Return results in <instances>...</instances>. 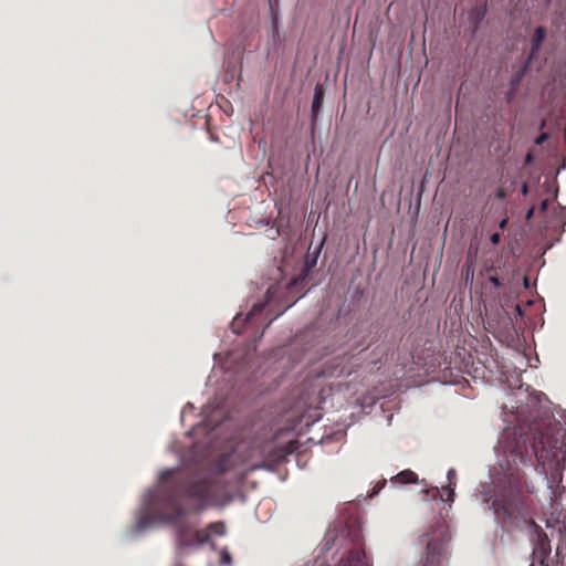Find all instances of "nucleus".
I'll use <instances>...</instances> for the list:
<instances>
[{
    "label": "nucleus",
    "mask_w": 566,
    "mask_h": 566,
    "mask_svg": "<svg viewBox=\"0 0 566 566\" xmlns=\"http://www.w3.org/2000/svg\"><path fill=\"white\" fill-rule=\"evenodd\" d=\"M302 422V419H298L297 421H295V423H293V426L291 427L292 429H294L297 424H300Z\"/></svg>",
    "instance_id": "c85d7f7f"
},
{
    "label": "nucleus",
    "mask_w": 566,
    "mask_h": 566,
    "mask_svg": "<svg viewBox=\"0 0 566 566\" xmlns=\"http://www.w3.org/2000/svg\"><path fill=\"white\" fill-rule=\"evenodd\" d=\"M534 213V207H532L531 209H528L527 213H526V219H531L532 216Z\"/></svg>",
    "instance_id": "bb28decb"
},
{
    "label": "nucleus",
    "mask_w": 566,
    "mask_h": 566,
    "mask_svg": "<svg viewBox=\"0 0 566 566\" xmlns=\"http://www.w3.org/2000/svg\"><path fill=\"white\" fill-rule=\"evenodd\" d=\"M453 496H454V490L452 488H449L448 489V499H447V501L452 502L453 501Z\"/></svg>",
    "instance_id": "5701e85b"
},
{
    "label": "nucleus",
    "mask_w": 566,
    "mask_h": 566,
    "mask_svg": "<svg viewBox=\"0 0 566 566\" xmlns=\"http://www.w3.org/2000/svg\"><path fill=\"white\" fill-rule=\"evenodd\" d=\"M159 481L163 484L160 489L146 495V510L154 512L158 521L175 525L178 548L208 544L209 534L193 528L182 518L191 512L205 510L213 501V479L165 470Z\"/></svg>",
    "instance_id": "f257e3e1"
},
{
    "label": "nucleus",
    "mask_w": 566,
    "mask_h": 566,
    "mask_svg": "<svg viewBox=\"0 0 566 566\" xmlns=\"http://www.w3.org/2000/svg\"><path fill=\"white\" fill-rule=\"evenodd\" d=\"M514 311L516 313V316H522V308L520 304L514 305Z\"/></svg>",
    "instance_id": "393cba45"
},
{
    "label": "nucleus",
    "mask_w": 566,
    "mask_h": 566,
    "mask_svg": "<svg viewBox=\"0 0 566 566\" xmlns=\"http://www.w3.org/2000/svg\"><path fill=\"white\" fill-rule=\"evenodd\" d=\"M546 38V30L544 27H537L534 31V34L531 39V50L528 60H533L539 52L542 44Z\"/></svg>",
    "instance_id": "0eeeda50"
},
{
    "label": "nucleus",
    "mask_w": 566,
    "mask_h": 566,
    "mask_svg": "<svg viewBox=\"0 0 566 566\" xmlns=\"http://www.w3.org/2000/svg\"><path fill=\"white\" fill-rule=\"evenodd\" d=\"M149 524H150V520L148 518V516H143L139 518L137 526H138V528L143 530V528L147 527Z\"/></svg>",
    "instance_id": "4468645a"
},
{
    "label": "nucleus",
    "mask_w": 566,
    "mask_h": 566,
    "mask_svg": "<svg viewBox=\"0 0 566 566\" xmlns=\"http://www.w3.org/2000/svg\"><path fill=\"white\" fill-rule=\"evenodd\" d=\"M503 448L505 452L520 457L521 462L534 455L536 470L554 478L563 470L562 463L566 460V429L546 410L527 427L507 430Z\"/></svg>",
    "instance_id": "f03ea898"
},
{
    "label": "nucleus",
    "mask_w": 566,
    "mask_h": 566,
    "mask_svg": "<svg viewBox=\"0 0 566 566\" xmlns=\"http://www.w3.org/2000/svg\"><path fill=\"white\" fill-rule=\"evenodd\" d=\"M324 98V88L322 85L317 84L314 90V96L312 102V114L313 116H317L319 113Z\"/></svg>",
    "instance_id": "9d476101"
},
{
    "label": "nucleus",
    "mask_w": 566,
    "mask_h": 566,
    "mask_svg": "<svg viewBox=\"0 0 566 566\" xmlns=\"http://www.w3.org/2000/svg\"><path fill=\"white\" fill-rule=\"evenodd\" d=\"M495 520L504 531H511L518 527L522 523H527L534 527L537 533V544L534 554H539V566H548L545 558L551 554V544L546 533L536 522L528 517V507L522 491L515 486H507L492 501Z\"/></svg>",
    "instance_id": "7ed1b4c3"
},
{
    "label": "nucleus",
    "mask_w": 566,
    "mask_h": 566,
    "mask_svg": "<svg viewBox=\"0 0 566 566\" xmlns=\"http://www.w3.org/2000/svg\"><path fill=\"white\" fill-rule=\"evenodd\" d=\"M274 290H275L274 286L269 287V290L266 292L268 302L272 300L273 294H274Z\"/></svg>",
    "instance_id": "4be33fe9"
},
{
    "label": "nucleus",
    "mask_w": 566,
    "mask_h": 566,
    "mask_svg": "<svg viewBox=\"0 0 566 566\" xmlns=\"http://www.w3.org/2000/svg\"><path fill=\"white\" fill-rule=\"evenodd\" d=\"M530 566H534V564H531Z\"/></svg>",
    "instance_id": "2f4dec72"
},
{
    "label": "nucleus",
    "mask_w": 566,
    "mask_h": 566,
    "mask_svg": "<svg viewBox=\"0 0 566 566\" xmlns=\"http://www.w3.org/2000/svg\"><path fill=\"white\" fill-rule=\"evenodd\" d=\"M489 281L495 286V287H500L503 285V282L501 281V279L496 275H490L489 277Z\"/></svg>",
    "instance_id": "2eb2a0df"
},
{
    "label": "nucleus",
    "mask_w": 566,
    "mask_h": 566,
    "mask_svg": "<svg viewBox=\"0 0 566 566\" xmlns=\"http://www.w3.org/2000/svg\"><path fill=\"white\" fill-rule=\"evenodd\" d=\"M418 480L417 474L411 470H403L399 472L397 475L391 478V482L395 484H408L416 483Z\"/></svg>",
    "instance_id": "1a4fd4ad"
},
{
    "label": "nucleus",
    "mask_w": 566,
    "mask_h": 566,
    "mask_svg": "<svg viewBox=\"0 0 566 566\" xmlns=\"http://www.w3.org/2000/svg\"><path fill=\"white\" fill-rule=\"evenodd\" d=\"M547 207H548V199H545L541 202L539 209H541V211L545 212L547 210Z\"/></svg>",
    "instance_id": "412c9836"
},
{
    "label": "nucleus",
    "mask_w": 566,
    "mask_h": 566,
    "mask_svg": "<svg viewBox=\"0 0 566 566\" xmlns=\"http://www.w3.org/2000/svg\"><path fill=\"white\" fill-rule=\"evenodd\" d=\"M547 137L548 135L546 133H543L536 138L535 143L537 145H542L547 139Z\"/></svg>",
    "instance_id": "6ab92c4d"
},
{
    "label": "nucleus",
    "mask_w": 566,
    "mask_h": 566,
    "mask_svg": "<svg viewBox=\"0 0 566 566\" xmlns=\"http://www.w3.org/2000/svg\"><path fill=\"white\" fill-rule=\"evenodd\" d=\"M455 479V471L453 469H450L448 471V480H449V483L452 484L453 483V480Z\"/></svg>",
    "instance_id": "aec40b11"
},
{
    "label": "nucleus",
    "mask_w": 566,
    "mask_h": 566,
    "mask_svg": "<svg viewBox=\"0 0 566 566\" xmlns=\"http://www.w3.org/2000/svg\"><path fill=\"white\" fill-rule=\"evenodd\" d=\"M232 564V557L227 549H222L220 553V565L229 566Z\"/></svg>",
    "instance_id": "9b49d317"
},
{
    "label": "nucleus",
    "mask_w": 566,
    "mask_h": 566,
    "mask_svg": "<svg viewBox=\"0 0 566 566\" xmlns=\"http://www.w3.org/2000/svg\"><path fill=\"white\" fill-rule=\"evenodd\" d=\"M316 264V259H313L311 262H306L305 268L302 270L301 276H307L311 269Z\"/></svg>",
    "instance_id": "ddd939ff"
},
{
    "label": "nucleus",
    "mask_w": 566,
    "mask_h": 566,
    "mask_svg": "<svg viewBox=\"0 0 566 566\" xmlns=\"http://www.w3.org/2000/svg\"><path fill=\"white\" fill-rule=\"evenodd\" d=\"M507 222H509V220L506 218L501 220L500 223H499L500 229H502V230L505 229L506 226H507Z\"/></svg>",
    "instance_id": "b1692460"
},
{
    "label": "nucleus",
    "mask_w": 566,
    "mask_h": 566,
    "mask_svg": "<svg viewBox=\"0 0 566 566\" xmlns=\"http://www.w3.org/2000/svg\"><path fill=\"white\" fill-rule=\"evenodd\" d=\"M490 240H491L492 244L496 245V244H499V243H500V241H501V234H500V233H497V232H496V233H493V234L491 235Z\"/></svg>",
    "instance_id": "a211bd4d"
},
{
    "label": "nucleus",
    "mask_w": 566,
    "mask_h": 566,
    "mask_svg": "<svg viewBox=\"0 0 566 566\" xmlns=\"http://www.w3.org/2000/svg\"><path fill=\"white\" fill-rule=\"evenodd\" d=\"M495 197L500 200H503L507 197V192L504 188H499L495 192Z\"/></svg>",
    "instance_id": "f3484780"
},
{
    "label": "nucleus",
    "mask_w": 566,
    "mask_h": 566,
    "mask_svg": "<svg viewBox=\"0 0 566 566\" xmlns=\"http://www.w3.org/2000/svg\"><path fill=\"white\" fill-rule=\"evenodd\" d=\"M531 160H532V155H531V154H527V156H526V163H531Z\"/></svg>",
    "instance_id": "c756f323"
},
{
    "label": "nucleus",
    "mask_w": 566,
    "mask_h": 566,
    "mask_svg": "<svg viewBox=\"0 0 566 566\" xmlns=\"http://www.w3.org/2000/svg\"><path fill=\"white\" fill-rule=\"evenodd\" d=\"M450 530L442 520L437 521L417 541L419 559L415 566H448Z\"/></svg>",
    "instance_id": "20e7f679"
},
{
    "label": "nucleus",
    "mask_w": 566,
    "mask_h": 566,
    "mask_svg": "<svg viewBox=\"0 0 566 566\" xmlns=\"http://www.w3.org/2000/svg\"><path fill=\"white\" fill-rule=\"evenodd\" d=\"M264 307H265V303H261V302L255 303L252 306L251 311L247 314L244 319H242L241 314H238L231 323L233 332L237 334H240L241 331L239 327H240L241 323L252 324L254 317L260 315L263 312Z\"/></svg>",
    "instance_id": "423d86ee"
},
{
    "label": "nucleus",
    "mask_w": 566,
    "mask_h": 566,
    "mask_svg": "<svg viewBox=\"0 0 566 566\" xmlns=\"http://www.w3.org/2000/svg\"><path fill=\"white\" fill-rule=\"evenodd\" d=\"M348 537L353 544L346 556H344L339 566H373L371 562L368 560L364 551L363 534L359 528H352L348 531Z\"/></svg>",
    "instance_id": "39448f33"
},
{
    "label": "nucleus",
    "mask_w": 566,
    "mask_h": 566,
    "mask_svg": "<svg viewBox=\"0 0 566 566\" xmlns=\"http://www.w3.org/2000/svg\"><path fill=\"white\" fill-rule=\"evenodd\" d=\"M202 531H203V533L209 534V538H210L212 535L223 536L227 532V528H226V524L223 522L219 521V522H213V523L208 524L207 527ZM208 544H210V542ZM211 547L214 549L216 545L213 543H211Z\"/></svg>",
    "instance_id": "6e6552de"
},
{
    "label": "nucleus",
    "mask_w": 566,
    "mask_h": 566,
    "mask_svg": "<svg viewBox=\"0 0 566 566\" xmlns=\"http://www.w3.org/2000/svg\"><path fill=\"white\" fill-rule=\"evenodd\" d=\"M521 76H522V75H517V76L512 81V84H513V85H516V84L520 82Z\"/></svg>",
    "instance_id": "cd10ccee"
},
{
    "label": "nucleus",
    "mask_w": 566,
    "mask_h": 566,
    "mask_svg": "<svg viewBox=\"0 0 566 566\" xmlns=\"http://www.w3.org/2000/svg\"><path fill=\"white\" fill-rule=\"evenodd\" d=\"M530 400H531L532 405H534V403L541 405L542 400H547V398L545 397L544 394H538L534 398H531Z\"/></svg>",
    "instance_id": "dca6fc26"
},
{
    "label": "nucleus",
    "mask_w": 566,
    "mask_h": 566,
    "mask_svg": "<svg viewBox=\"0 0 566 566\" xmlns=\"http://www.w3.org/2000/svg\"><path fill=\"white\" fill-rule=\"evenodd\" d=\"M521 191H522V193H523L524 196H525V195H527V191H528V186H527V184H525V182H524V184L522 185V189H521Z\"/></svg>",
    "instance_id": "a878e982"
},
{
    "label": "nucleus",
    "mask_w": 566,
    "mask_h": 566,
    "mask_svg": "<svg viewBox=\"0 0 566 566\" xmlns=\"http://www.w3.org/2000/svg\"><path fill=\"white\" fill-rule=\"evenodd\" d=\"M175 566H184V565H182V564H177V565H175Z\"/></svg>",
    "instance_id": "7c9ffc66"
},
{
    "label": "nucleus",
    "mask_w": 566,
    "mask_h": 566,
    "mask_svg": "<svg viewBox=\"0 0 566 566\" xmlns=\"http://www.w3.org/2000/svg\"><path fill=\"white\" fill-rule=\"evenodd\" d=\"M539 409H543V406H539ZM546 410L549 412L548 408H545L544 410H538V411L536 412V415H535V416H534L533 413H531V415H530V418H527V419L523 420V422H522V423H520L518 426H525V427H527V426L531 423V421H532L533 419H536V418L538 419V417H541V415H542L544 411H546Z\"/></svg>",
    "instance_id": "f8f14e48"
}]
</instances>
